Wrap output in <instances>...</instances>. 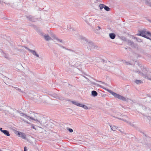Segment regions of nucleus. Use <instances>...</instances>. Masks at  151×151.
Returning <instances> with one entry per match:
<instances>
[{
	"mask_svg": "<svg viewBox=\"0 0 151 151\" xmlns=\"http://www.w3.org/2000/svg\"><path fill=\"white\" fill-rule=\"evenodd\" d=\"M138 35L151 40V33L148 32H146L144 30L140 31L139 34Z\"/></svg>",
	"mask_w": 151,
	"mask_h": 151,
	"instance_id": "obj_1",
	"label": "nucleus"
},
{
	"mask_svg": "<svg viewBox=\"0 0 151 151\" xmlns=\"http://www.w3.org/2000/svg\"><path fill=\"white\" fill-rule=\"evenodd\" d=\"M149 6H151V5L150 4L149 5Z\"/></svg>",
	"mask_w": 151,
	"mask_h": 151,
	"instance_id": "obj_19",
	"label": "nucleus"
},
{
	"mask_svg": "<svg viewBox=\"0 0 151 151\" xmlns=\"http://www.w3.org/2000/svg\"><path fill=\"white\" fill-rule=\"evenodd\" d=\"M91 93L92 95L94 96H96L98 95L96 91H92Z\"/></svg>",
	"mask_w": 151,
	"mask_h": 151,
	"instance_id": "obj_7",
	"label": "nucleus"
},
{
	"mask_svg": "<svg viewBox=\"0 0 151 151\" xmlns=\"http://www.w3.org/2000/svg\"><path fill=\"white\" fill-rule=\"evenodd\" d=\"M0 131H1L2 132V131H3L4 130H2V128H0Z\"/></svg>",
	"mask_w": 151,
	"mask_h": 151,
	"instance_id": "obj_17",
	"label": "nucleus"
},
{
	"mask_svg": "<svg viewBox=\"0 0 151 151\" xmlns=\"http://www.w3.org/2000/svg\"><path fill=\"white\" fill-rule=\"evenodd\" d=\"M59 40V41L60 42H61V40Z\"/></svg>",
	"mask_w": 151,
	"mask_h": 151,
	"instance_id": "obj_18",
	"label": "nucleus"
},
{
	"mask_svg": "<svg viewBox=\"0 0 151 151\" xmlns=\"http://www.w3.org/2000/svg\"><path fill=\"white\" fill-rule=\"evenodd\" d=\"M2 132L7 136H10L9 132L7 130H4L2 131Z\"/></svg>",
	"mask_w": 151,
	"mask_h": 151,
	"instance_id": "obj_4",
	"label": "nucleus"
},
{
	"mask_svg": "<svg viewBox=\"0 0 151 151\" xmlns=\"http://www.w3.org/2000/svg\"><path fill=\"white\" fill-rule=\"evenodd\" d=\"M0 151H1V150H0Z\"/></svg>",
	"mask_w": 151,
	"mask_h": 151,
	"instance_id": "obj_20",
	"label": "nucleus"
},
{
	"mask_svg": "<svg viewBox=\"0 0 151 151\" xmlns=\"http://www.w3.org/2000/svg\"><path fill=\"white\" fill-rule=\"evenodd\" d=\"M109 36L111 39H113L115 38V35L113 33H110L109 34Z\"/></svg>",
	"mask_w": 151,
	"mask_h": 151,
	"instance_id": "obj_5",
	"label": "nucleus"
},
{
	"mask_svg": "<svg viewBox=\"0 0 151 151\" xmlns=\"http://www.w3.org/2000/svg\"><path fill=\"white\" fill-rule=\"evenodd\" d=\"M105 6V5H104L103 4H100L99 5V7H100V9H103V8H104Z\"/></svg>",
	"mask_w": 151,
	"mask_h": 151,
	"instance_id": "obj_11",
	"label": "nucleus"
},
{
	"mask_svg": "<svg viewBox=\"0 0 151 151\" xmlns=\"http://www.w3.org/2000/svg\"><path fill=\"white\" fill-rule=\"evenodd\" d=\"M45 38L47 40H50L51 39L50 37L48 35H45Z\"/></svg>",
	"mask_w": 151,
	"mask_h": 151,
	"instance_id": "obj_10",
	"label": "nucleus"
},
{
	"mask_svg": "<svg viewBox=\"0 0 151 151\" xmlns=\"http://www.w3.org/2000/svg\"><path fill=\"white\" fill-rule=\"evenodd\" d=\"M110 93L115 97L117 98L118 99H120L123 100H124L125 99L122 96L117 94L114 92H111Z\"/></svg>",
	"mask_w": 151,
	"mask_h": 151,
	"instance_id": "obj_2",
	"label": "nucleus"
},
{
	"mask_svg": "<svg viewBox=\"0 0 151 151\" xmlns=\"http://www.w3.org/2000/svg\"><path fill=\"white\" fill-rule=\"evenodd\" d=\"M110 127L111 129L113 131L115 130L117 128L116 127L114 126H111Z\"/></svg>",
	"mask_w": 151,
	"mask_h": 151,
	"instance_id": "obj_9",
	"label": "nucleus"
},
{
	"mask_svg": "<svg viewBox=\"0 0 151 151\" xmlns=\"http://www.w3.org/2000/svg\"><path fill=\"white\" fill-rule=\"evenodd\" d=\"M27 149H26V147H25L24 149V151H27Z\"/></svg>",
	"mask_w": 151,
	"mask_h": 151,
	"instance_id": "obj_16",
	"label": "nucleus"
},
{
	"mask_svg": "<svg viewBox=\"0 0 151 151\" xmlns=\"http://www.w3.org/2000/svg\"><path fill=\"white\" fill-rule=\"evenodd\" d=\"M104 9L107 11H109L110 10V8L108 6H106L105 5L104 6Z\"/></svg>",
	"mask_w": 151,
	"mask_h": 151,
	"instance_id": "obj_13",
	"label": "nucleus"
},
{
	"mask_svg": "<svg viewBox=\"0 0 151 151\" xmlns=\"http://www.w3.org/2000/svg\"><path fill=\"white\" fill-rule=\"evenodd\" d=\"M17 135L19 137H21L23 139H26V135L24 133L17 131Z\"/></svg>",
	"mask_w": 151,
	"mask_h": 151,
	"instance_id": "obj_3",
	"label": "nucleus"
},
{
	"mask_svg": "<svg viewBox=\"0 0 151 151\" xmlns=\"http://www.w3.org/2000/svg\"><path fill=\"white\" fill-rule=\"evenodd\" d=\"M29 51L31 52L34 55H36L37 57H39V55L37 54L36 52L35 51L29 50Z\"/></svg>",
	"mask_w": 151,
	"mask_h": 151,
	"instance_id": "obj_6",
	"label": "nucleus"
},
{
	"mask_svg": "<svg viewBox=\"0 0 151 151\" xmlns=\"http://www.w3.org/2000/svg\"><path fill=\"white\" fill-rule=\"evenodd\" d=\"M81 106H80V107H83L85 109H88V108L87 106H85L84 105H83L81 104Z\"/></svg>",
	"mask_w": 151,
	"mask_h": 151,
	"instance_id": "obj_12",
	"label": "nucleus"
},
{
	"mask_svg": "<svg viewBox=\"0 0 151 151\" xmlns=\"http://www.w3.org/2000/svg\"><path fill=\"white\" fill-rule=\"evenodd\" d=\"M135 83L138 84L139 83H142V82L141 80H136L135 81Z\"/></svg>",
	"mask_w": 151,
	"mask_h": 151,
	"instance_id": "obj_14",
	"label": "nucleus"
},
{
	"mask_svg": "<svg viewBox=\"0 0 151 151\" xmlns=\"http://www.w3.org/2000/svg\"><path fill=\"white\" fill-rule=\"evenodd\" d=\"M68 131L70 132H73V130L72 129L69 128L68 129Z\"/></svg>",
	"mask_w": 151,
	"mask_h": 151,
	"instance_id": "obj_15",
	"label": "nucleus"
},
{
	"mask_svg": "<svg viewBox=\"0 0 151 151\" xmlns=\"http://www.w3.org/2000/svg\"><path fill=\"white\" fill-rule=\"evenodd\" d=\"M72 103L73 104L79 106H81V104L80 103H78V102H77L76 101H72Z\"/></svg>",
	"mask_w": 151,
	"mask_h": 151,
	"instance_id": "obj_8",
	"label": "nucleus"
}]
</instances>
